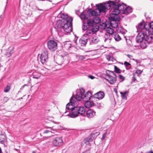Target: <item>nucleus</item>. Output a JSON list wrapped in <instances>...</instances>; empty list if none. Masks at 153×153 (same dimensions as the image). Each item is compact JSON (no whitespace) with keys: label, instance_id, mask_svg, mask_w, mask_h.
I'll list each match as a JSON object with an SVG mask.
<instances>
[{"label":"nucleus","instance_id":"nucleus-1","mask_svg":"<svg viewBox=\"0 0 153 153\" xmlns=\"http://www.w3.org/2000/svg\"><path fill=\"white\" fill-rule=\"evenodd\" d=\"M57 17L62 19L61 20L57 21L56 23L57 30L58 34L60 32H64L67 33L71 32L72 30L73 18L67 15L62 13L59 14Z\"/></svg>","mask_w":153,"mask_h":153},{"label":"nucleus","instance_id":"nucleus-2","mask_svg":"<svg viewBox=\"0 0 153 153\" xmlns=\"http://www.w3.org/2000/svg\"><path fill=\"white\" fill-rule=\"evenodd\" d=\"M138 27V30L140 32L136 37L137 42H141L143 39H145L149 42L153 41V34H151V30H148L147 24L145 23L143 20L139 24Z\"/></svg>","mask_w":153,"mask_h":153},{"label":"nucleus","instance_id":"nucleus-3","mask_svg":"<svg viewBox=\"0 0 153 153\" xmlns=\"http://www.w3.org/2000/svg\"><path fill=\"white\" fill-rule=\"evenodd\" d=\"M100 21V18L98 17L88 19L86 22L83 21L82 30L83 31L87 30V34L88 35L94 34L99 30V26L98 24Z\"/></svg>","mask_w":153,"mask_h":153},{"label":"nucleus","instance_id":"nucleus-4","mask_svg":"<svg viewBox=\"0 0 153 153\" xmlns=\"http://www.w3.org/2000/svg\"><path fill=\"white\" fill-rule=\"evenodd\" d=\"M70 58L67 53L63 52L59 54L56 60V63L59 65H63V66L68 64L69 62Z\"/></svg>","mask_w":153,"mask_h":153},{"label":"nucleus","instance_id":"nucleus-5","mask_svg":"<svg viewBox=\"0 0 153 153\" xmlns=\"http://www.w3.org/2000/svg\"><path fill=\"white\" fill-rule=\"evenodd\" d=\"M115 5L114 10L111 13L116 16L120 13H122L126 6V5L123 3L121 4L120 1L118 0H115Z\"/></svg>","mask_w":153,"mask_h":153},{"label":"nucleus","instance_id":"nucleus-6","mask_svg":"<svg viewBox=\"0 0 153 153\" xmlns=\"http://www.w3.org/2000/svg\"><path fill=\"white\" fill-rule=\"evenodd\" d=\"M105 77L104 79L111 84H113L116 81L117 76L113 71L108 70L106 71Z\"/></svg>","mask_w":153,"mask_h":153},{"label":"nucleus","instance_id":"nucleus-7","mask_svg":"<svg viewBox=\"0 0 153 153\" xmlns=\"http://www.w3.org/2000/svg\"><path fill=\"white\" fill-rule=\"evenodd\" d=\"M109 19L110 20V23H108L109 27H111L114 28L118 27V25L117 22H119L121 19L119 16L111 13Z\"/></svg>","mask_w":153,"mask_h":153},{"label":"nucleus","instance_id":"nucleus-8","mask_svg":"<svg viewBox=\"0 0 153 153\" xmlns=\"http://www.w3.org/2000/svg\"><path fill=\"white\" fill-rule=\"evenodd\" d=\"M85 93V90L82 88L79 91H77L75 97L72 96L71 99H73L72 100L77 103L78 101H80L81 99H83V94H84Z\"/></svg>","mask_w":153,"mask_h":153},{"label":"nucleus","instance_id":"nucleus-9","mask_svg":"<svg viewBox=\"0 0 153 153\" xmlns=\"http://www.w3.org/2000/svg\"><path fill=\"white\" fill-rule=\"evenodd\" d=\"M85 32V34H84L82 37L79 39V43L82 46H85L88 41H90V39L89 38V36H91L93 34L91 35H88L87 34V30H86Z\"/></svg>","mask_w":153,"mask_h":153},{"label":"nucleus","instance_id":"nucleus-10","mask_svg":"<svg viewBox=\"0 0 153 153\" xmlns=\"http://www.w3.org/2000/svg\"><path fill=\"white\" fill-rule=\"evenodd\" d=\"M92 9H89L88 10H85L79 16L82 20L83 21L85 20L88 19L89 16H93Z\"/></svg>","mask_w":153,"mask_h":153},{"label":"nucleus","instance_id":"nucleus-11","mask_svg":"<svg viewBox=\"0 0 153 153\" xmlns=\"http://www.w3.org/2000/svg\"><path fill=\"white\" fill-rule=\"evenodd\" d=\"M73 99H70V102L68 103L66 105V111L65 113L68 112V111H71L72 110L74 109L75 108H76L75 105H77V103L74 101L72 100Z\"/></svg>","mask_w":153,"mask_h":153},{"label":"nucleus","instance_id":"nucleus-12","mask_svg":"<svg viewBox=\"0 0 153 153\" xmlns=\"http://www.w3.org/2000/svg\"><path fill=\"white\" fill-rule=\"evenodd\" d=\"M97 133L91 134L88 137L84 140L83 142L86 145H89L90 142H92L93 140L96 138L97 137Z\"/></svg>","mask_w":153,"mask_h":153},{"label":"nucleus","instance_id":"nucleus-13","mask_svg":"<svg viewBox=\"0 0 153 153\" xmlns=\"http://www.w3.org/2000/svg\"><path fill=\"white\" fill-rule=\"evenodd\" d=\"M48 48L51 50L54 51L57 48V43L54 40H50L47 42Z\"/></svg>","mask_w":153,"mask_h":153},{"label":"nucleus","instance_id":"nucleus-14","mask_svg":"<svg viewBox=\"0 0 153 153\" xmlns=\"http://www.w3.org/2000/svg\"><path fill=\"white\" fill-rule=\"evenodd\" d=\"M48 58L47 52L44 51L42 53L41 55H38V60L40 61L43 64L47 61Z\"/></svg>","mask_w":153,"mask_h":153},{"label":"nucleus","instance_id":"nucleus-15","mask_svg":"<svg viewBox=\"0 0 153 153\" xmlns=\"http://www.w3.org/2000/svg\"><path fill=\"white\" fill-rule=\"evenodd\" d=\"M63 143V141L61 137H56L52 141L53 145L55 146H61Z\"/></svg>","mask_w":153,"mask_h":153},{"label":"nucleus","instance_id":"nucleus-16","mask_svg":"<svg viewBox=\"0 0 153 153\" xmlns=\"http://www.w3.org/2000/svg\"><path fill=\"white\" fill-rule=\"evenodd\" d=\"M115 1H110L106 2L104 3V5L106 10L110 9L112 7L113 10H114L115 5Z\"/></svg>","mask_w":153,"mask_h":153},{"label":"nucleus","instance_id":"nucleus-17","mask_svg":"<svg viewBox=\"0 0 153 153\" xmlns=\"http://www.w3.org/2000/svg\"><path fill=\"white\" fill-rule=\"evenodd\" d=\"M0 143L3 144L4 147L7 146V138L5 134H0Z\"/></svg>","mask_w":153,"mask_h":153},{"label":"nucleus","instance_id":"nucleus-18","mask_svg":"<svg viewBox=\"0 0 153 153\" xmlns=\"http://www.w3.org/2000/svg\"><path fill=\"white\" fill-rule=\"evenodd\" d=\"M97 8L96 9V10H97L99 13L101 12L105 13V8L104 4H103L100 3V4H97Z\"/></svg>","mask_w":153,"mask_h":153},{"label":"nucleus","instance_id":"nucleus-19","mask_svg":"<svg viewBox=\"0 0 153 153\" xmlns=\"http://www.w3.org/2000/svg\"><path fill=\"white\" fill-rule=\"evenodd\" d=\"M97 8L96 9V10H97L99 13L101 12L105 13V8L104 4H103L100 3V4H97Z\"/></svg>","mask_w":153,"mask_h":153},{"label":"nucleus","instance_id":"nucleus-20","mask_svg":"<svg viewBox=\"0 0 153 153\" xmlns=\"http://www.w3.org/2000/svg\"><path fill=\"white\" fill-rule=\"evenodd\" d=\"M105 94L102 91H99L95 94L92 97L93 98H96L99 100H101L104 97Z\"/></svg>","mask_w":153,"mask_h":153},{"label":"nucleus","instance_id":"nucleus-21","mask_svg":"<svg viewBox=\"0 0 153 153\" xmlns=\"http://www.w3.org/2000/svg\"><path fill=\"white\" fill-rule=\"evenodd\" d=\"M96 114V112L92 109H89L86 112L87 117L89 118L93 117Z\"/></svg>","mask_w":153,"mask_h":153},{"label":"nucleus","instance_id":"nucleus-22","mask_svg":"<svg viewBox=\"0 0 153 153\" xmlns=\"http://www.w3.org/2000/svg\"><path fill=\"white\" fill-rule=\"evenodd\" d=\"M76 110L78 111L79 114L83 115L85 114V108L84 106H76Z\"/></svg>","mask_w":153,"mask_h":153},{"label":"nucleus","instance_id":"nucleus-23","mask_svg":"<svg viewBox=\"0 0 153 153\" xmlns=\"http://www.w3.org/2000/svg\"><path fill=\"white\" fill-rule=\"evenodd\" d=\"M76 107L75 108L71 111V113L68 114L67 116L72 118H75L77 117L78 116L79 113L77 111V110H76Z\"/></svg>","mask_w":153,"mask_h":153},{"label":"nucleus","instance_id":"nucleus-24","mask_svg":"<svg viewBox=\"0 0 153 153\" xmlns=\"http://www.w3.org/2000/svg\"><path fill=\"white\" fill-rule=\"evenodd\" d=\"M14 52V48L13 47H10L6 51L5 55L7 57L10 56Z\"/></svg>","mask_w":153,"mask_h":153},{"label":"nucleus","instance_id":"nucleus-25","mask_svg":"<svg viewBox=\"0 0 153 153\" xmlns=\"http://www.w3.org/2000/svg\"><path fill=\"white\" fill-rule=\"evenodd\" d=\"M132 8L130 7H128L126 6V7L125 8L124 11H123L122 13L125 14L127 15L128 14L132 13Z\"/></svg>","mask_w":153,"mask_h":153},{"label":"nucleus","instance_id":"nucleus-26","mask_svg":"<svg viewBox=\"0 0 153 153\" xmlns=\"http://www.w3.org/2000/svg\"><path fill=\"white\" fill-rule=\"evenodd\" d=\"M139 43V42H138ZM141 42L140 44L141 47L143 48H145L147 46V45L146 43L148 44L151 43L153 42H149L147 41L145 39H143V40L141 42Z\"/></svg>","mask_w":153,"mask_h":153},{"label":"nucleus","instance_id":"nucleus-27","mask_svg":"<svg viewBox=\"0 0 153 153\" xmlns=\"http://www.w3.org/2000/svg\"><path fill=\"white\" fill-rule=\"evenodd\" d=\"M91 97H92L90 91H88L85 95L83 94V100H89Z\"/></svg>","mask_w":153,"mask_h":153},{"label":"nucleus","instance_id":"nucleus-28","mask_svg":"<svg viewBox=\"0 0 153 153\" xmlns=\"http://www.w3.org/2000/svg\"><path fill=\"white\" fill-rule=\"evenodd\" d=\"M128 91H125L123 92H120V94H121V97L123 99L125 100H127V96L128 95Z\"/></svg>","mask_w":153,"mask_h":153},{"label":"nucleus","instance_id":"nucleus-29","mask_svg":"<svg viewBox=\"0 0 153 153\" xmlns=\"http://www.w3.org/2000/svg\"><path fill=\"white\" fill-rule=\"evenodd\" d=\"M89 100H85L84 101H85V106L86 107L89 108L93 105V102L91 101H89Z\"/></svg>","mask_w":153,"mask_h":153},{"label":"nucleus","instance_id":"nucleus-30","mask_svg":"<svg viewBox=\"0 0 153 153\" xmlns=\"http://www.w3.org/2000/svg\"><path fill=\"white\" fill-rule=\"evenodd\" d=\"M147 27L149 30H151L150 33H151V34H153V22L148 24H147Z\"/></svg>","mask_w":153,"mask_h":153},{"label":"nucleus","instance_id":"nucleus-31","mask_svg":"<svg viewBox=\"0 0 153 153\" xmlns=\"http://www.w3.org/2000/svg\"><path fill=\"white\" fill-rule=\"evenodd\" d=\"M106 30L107 32L106 34H112V35H114V34L115 33L114 32L113 29L111 28L110 27L108 26L106 29Z\"/></svg>","mask_w":153,"mask_h":153},{"label":"nucleus","instance_id":"nucleus-32","mask_svg":"<svg viewBox=\"0 0 153 153\" xmlns=\"http://www.w3.org/2000/svg\"><path fill=\"white\" fill-rule=\"evenodd\" d=\"M113 38H114L115 40L117 41H119L121 39V37L120 35L115 32L113 35Z\"/></svg>","mask_w":153,"mask_h":153},{"label":"nucleus","instance_id":"nucleus-33","mask_svg":"<svg viewBox=\"0 0 153 153\" xmlns=\"http://www.w3.org/2000/svg\"><path fill=\"white\" fill-rule=\"evenodd\" d=\"M33 78L36 79L39 78L41 76L40 73L35 72L33 73Z\"/></svg>","mask_w":153,"mask_h":153},{"label":"nucleus","instance_id":"nucleus-34","mask_svg":"<svg viewBox=\"0 0 153 153\" xmlns=\"http://www.w3.org/2000/svg\"><path fill=\"white\" fill-rule=\"evenodd\" d=\"M91 41L92 43L97 44L99 41V40L97 37L95 36L92 38Z\"/></svg>","mask_w":153,"mask_h":153},{"label":"nucleus","instance_id":"nucleus-35","mask_svg":"<svg viewBox=\"0 0 153 153\" xmlns=\"http://www.w3.org/2000/svg\"><path fill=\"white\" fill-rule=\"evenodd\" d=\"M124 65L126 67V69L127 70H129L131 68V64L127 62L126 61L124 62Z\"/></svg>","mask_w":153,"mask_h":153},{"label":"nucleus","instance_id":"nucleus-36","mask_svg":"<svg viewBox=\"0 0 153 153\" xmlns=\"http://www.w3.org/2000/svg\"><path fill=\"white\" fill-rule=\"evenodd\" d=\"M64 47L67 49H69L71 47V45L70 42L68 41L65 42H64Z\"/></svg>","mask_w":153,"mask_h":153},{"label":"nucleus","instance_id":"nucleus-37","mask_svg":"<svg viewBox=\"0 0 153 153\" xmlns=\"http://www.w3.org/2000/svg\"><path fill=\"white\" fill-rule=\"evenodd\" d=\"M101 28L102 29H106L107 27H108V26H109V24H107L106 23H102L101 25H100Z\"/></svg>","mask_w":153,"mask_h":153},{"label":"nucleus","instance_id":"nucleus-38","mask_svg":"<svg viewBox=\"0 0 153 153\" xmlns=\"http://www.w3.org/2000/svg\"><path fill=\"white\" fill-rule=\"evenodd\" d=\"M113 35L112 34H105L104 36V37L105 39H112L113 38Z\"/></svg>","mask_w":153,"mask_h":153},{"label":"nucleus","instance_id":"nucleus-39","mask_svg":"<svg viewBox=\"0 0 153 153\" xmlns=\"http://www.w3.org/2000/svg\"><path fill=\"white\" fill-rule=\"evenodd\" d=\"M92 14H93V16H96L100 15L98 11L96 10V9L95 10H93L92 9Z\"/></svg>","mask_w":153,"mask_h":153},{"label":"nucleus","instance_id":"nucleus-40","mask_svg":"<svg viewBox=\"0 0 153 153\" xmlns=\"http://www.w3.org/2000/svg\"><path fill=\"white\" fill-rule=\"evenodd\" d=\"M114 71L115 72L120 74L121 72V70L118 68H117L116 66H114Z\"/></svg>","mask_w":153,"mask_h":153},{"label":"nucleus","instance_id":"nucleus-41","mask_svg":"<svg viewBox=\"0 0 153 153\" xmlns=\"http://www.w3.org/2000/svg\"><path fill=\"white\" fill-rule=\"evenodd\" d=\"M49 128L51 129V133H54L56 131V129H54L53 127H49Z\"/></svg>","mask_w":153,"mask_h":153},{"label":"nucleus","instance_id":"nucleus-42","mask_svg":"<svg viewBox=\"0 0 153 153\" xmlns=\"http://www.w3.org/2000/svg\"><path fill=\"white\" fill-rule=\"evenodd\" d=\"M125 39L126 41V42L128 45H131V41L130 39H128L126 36H124Z\"/></svg>","mask_w":153,"mask_h":153},{"label":"nucleus","instance_id":"nucleus-43","mask_svg":"<svg viewBox=\"0 0 153 153\" xmlns=\"http://www.w3.org/2000/svg\"><path fill=\"white\" fill-rule=\"evenodd\" d=\"M10 89V87L9 86H7L4 89V91L5 92H7L9 91Z\"/></svg>","mask_w":153,"mask_h":153},{"label":"nucleus","instance_id":"nucleus-44","mask_svg":"<svg viewBox=\"0 0 153 153\" xmlns=\"http://www.w3.org/2000/svg\"><path fill=\"white\" fill-rule=\"evenodd\" d=\"M77 57L79 59L81 60H83L85 59V57L84 56H81H81H80V55L77 56Z\"/></svg>","mask_w":153,"mask_h":153},{"label":"nucleus","instance_id":"nucleus-45","mask_svg":"<svg viewBox=\"0 0 153 153\" xmlns=\"http://www.w3.org/2000/svg\"><path fill=\"white\" fill-rule=\"evenodd\" d=\"M119 79L120 80H122L121 81H123L125 79V77L123 76L122 75H119Z\"/></svg>","mask_w":153,"mask_h":153},{"label":"nucleus","instance_id":"nucleus-46","mask_svg":"<svg viewBox=\"0 0 153 153\" xmlns=\"http://www.w3.org/2000/svg\"><path fill=\"white\" fill-rule=\"evenodd\" d=\"M127 30H126L123 29H122L120 31V33H121L123 34H125Z\"/></svg>","mask_w":153,"mask_h":153},{"label":"nucleus","instance_id":"nucleus-47","mask_svg":"<svg viewBox=\"0 0 153 153\" xmlns=\"http://www.w3.org/2000/svg\"><path fill=\"white\" fill-rule=\"evenodd\" d=\"M143 72V71H141L140 70H137L135 72L136 74H141Z\"/></svg>","mask_w":153,"mask_h":153},{"label":"nucleus","instance_id":"nucleus-48","mask_svg":"<svg viewBox=\"0 0 153 153\" xmlns=\"http://www.w3.org/2000/svg\"><path fill=\"white\" fill-rule=\"evenodd\" d=\"M112 39H105L104 42H106L107 44H108L111 42V40Z\"/></svg>","mask_w":153,"mask_h":153},{"label":"nucleus","instance_id":"nucleus-49","mask_svg":"<svg viewBox=\"0 0 153 153\" xmlns=\"http://www.w3.org/2000/svg\"><path fill=\"white\" fill-rule=\"evenodd\" d=\"M43 133L44 134L49 133V135H50V136H53L52 135H51L50 134H51L50 130H46L44 131Z\"/></svg>","mask_w":153,"mask_h":153},{"label":"nucleus","instance_id":"nucleus-50","mask_svg":"<svg viewBox=\"0 0 153 153\" xmlns=\"http://www.w3.org/2000/svg\"><path fill=\"white\" fill-rule=\"evenodd\" d=\"M107 132L106 131L105 133L103 134H102V140H104L105 139V136L106 135V134Z\"/></svg>","mask_w":153,"mask_h":153},{"label":"nucleus","instance_id":"nucleus-51","mask_svg":"<svg viewBox=\"0 0 153 153\" xmlns=\"http://www.w3.org/2000/svg\"><path fill=\"white\" fill-rule=\"evenodd\" d=\"M29 86V85H28L27 84H25L21 87V88H20V90H22L25 86L27 87L28 86Z\"/></svg>","mask_w":153,"mask_h":153},{"label":"nucleus","instance_id":"nucleus-52","mask_svg":"<svg viewBox=\"0 0 153 153\" xmlns=\"http://www.w3.org/2000/svg\"><path fill=\"white\" fill-rule=\"evenodd\" d=\"M8 100V98L7 97H5L4 98V100L5 102H7Z\"/></svg>","mask_w":153,"mask_h":153},{"label":"nucleus","instance_id":"nucleus-53","mask_svg":"<svg viewBox=\"0 0 153 153\" xmlns=\"http://www.w3.org/2000/svg\"><path fill=\"white\" fill-rule=\"evenodd\" d=\"M136 79L134 75L132 78V81L133 82H134L136 81Z\"/></svg>","mask_w":153,"mask_h":153},{"label":"nucleus","instance_id":"nucleus-54","mask_svg":"<svg viewBox=\"0 0 153 153\" xmlns=\"http://www.w3.org/2000/svg\"><path fill=\"white\" fill-rule=\"evenodd\" d=\"M3 70V66L0 63V71H2Z\"/></svg>","mask_w":153,"mask_h":153},{"label":"nucleus","instance_id":"nucleus-55","mask_svg":"<svg viewBox=\"0 0 153 153\" xmlns=\"http://www.w3.org/2000/svg\"><path fill=\"white\" fill-rule=\"evenodd\" d=\"M88 77L91 78V79H93L95 78V77L93 76L90 75L88 76Z\"/></svg>","mask_w":153,"mask_h":153},{"label":"nucleus","instance_id":"nucleus-56","mask_svg":"<svg viewBox=\"0 0 153 153\" xmlns=\"http://www.w3.org/2000/svg\"><path fill=\"white\" fill-rule=\"evenodd\" d=\"M126 56L130 59H131V58L133 57V56L132 55L129 54H127Z\"/></svg>","mask_w":153,"mask_h":153},{"label":"nucleus","instance_id":"nucleus-57","mask_svg":"<svg viewBox=\"0 0 153 153\" xmlns=\"http://www.w3.org/2000/svg\"><path fill=\"white\" fill-rule=\"evenodd\" d=\"M146 153H153V151H150L146 152Z\"/></svg>","mask_w":153,"mask_h":153},{"label":"nucleus","instance_id":"nucleus-58","mask_svg":"<svg viewBox=\"0 0 153 153\" xmlns=\"http://www.w3.org/2000/svg\"><path fill=\"white\" fill-rule=\"evenodd\" d=\"M82 153H90L89 151H86L85 152H83Z\"/></svg>","mask_w":153,"mask_h":153},{"label":"nucleus","instance_id":"nucleus-59","mask_svg":"<svg viewBox=\"0 0 153 153\" xmlns=\"http://www.w3.org/2000/svg\"><path fill=\"white\" fill-rule=\"evenodd\" d=\"M114 91L116 93H117V90L115 89H114Z\"/></svg>","mask_w":153,"mask_h":153},{"label":"nucleus","instance_id":"nucleus-60","mask_svg":"<svg viewBox=\"0 0 153 153\" xmlns=\"http://www.w3.org/2000/svg\"><path fill=\"white\" fill-rule=\"evenodd\" d=\"M79 11L78 10L77 11H76V13L78 15H79V14H78V13H79Z\"/></svg>","mask_w":153,"mask_h":153},{"label":"nucleus","instance_id":"nucleus-61","mask_svg":"<svg viewBox=\"0 0 153 153\" xmlns=\"http://www.w3.org/2000/svg\"><path fill=\"white\" fill-rule=\"evenodd\" d=\"M0 153H3L2 151V149L0 147Z\"/></svg>","mask_w":153,"mask_h":153},{"label":"nucleus","instance_id":"nucleus-62","mask_svg":"<svg viewBox=\"0 0 153 153\" xmlns=\"http://www.w3.org/2000/svg\"><path fill=\"white\" fill-rule=\"evenodd\" d=\"M14 149L16 151H17V152H19V150L18 149Z\"/></svg>","mask_w":153,"mask_h":153},{"label":"nucleus","instance_id":"nucleus-63","mask_svg":"<svg viewBox=\"0 0 153 153\" xmlns=\"http://www.w3.org/2000/svg\"><path fill=\"white\" fill-rule=\"evenodd\" d=\"M32 153H36V152L35 151H33Z\"/></svg>","mask_w":153,"mask_h":153},{"label":"nucleus","instance_id":"nucleus-64","mask_svg":"<svg viewBox=\"0 0 153 153\" xmlns=\"http://www.w3.org/2000/svg\"><path fill=\"white\" fill-rule=\"evenodd\" d=\"M38 1H45V0H38Z\"/></svg>","mask_w":153,"mask_h":153}]
</instances>
